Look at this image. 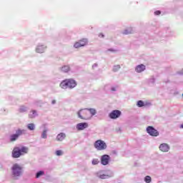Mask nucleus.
<instances>
[{"instance_id":"9d476101","label":"nucleus","mask_w":183,"mask_h":183,"mask_svg":"<svg viewBox=\"0 0 183 183\" xmlns=\"http://www.w3.org/2000/svg\"><path fill=\"white\" fill-rule=\"evenodd\" d=\"M88 127L89 125L86 122L79 123L76 125V129H78V131H84V129L88 128Z\"/></svg>"},{"instance_id":"473e14b6","label":"nucleus","mask_w":183,"mask_h":183,"mask_svg":"<svg viewBox=\"0 0 183 183\" xmlns=\"http://www.w3.org/2000/svg\"><path fill=\"white\" fill-rule=\"evenodd\" d=\"M99 36H100V38H104V34H100L99 35Z\"/></svg>"},{"instance_id":"f704fd0d","label":"nucleus","mask_w":183,"mask_h":183,"mask_svg":"<svg viewBox=\"0 0 183 183\" xmlns=\"http://www.w3.org/2000/svg\"><path fill=\"white\" fill-rule=\"evenodd\" d=\"M93 66H97V64H94Z\"/></svg>"},{"instance_id":"6e6552de","label":"nucleus","mask_w":183,"mask_h":183,"mask_svg":"<svg viewBox=\"0 0 183 183\" xmlns=\"http://www.w3.org/2000/svg\"><path fill=\"white\" fill-rule=\"evenodd\" d=\"M119 117H121V111L119 110H113L109 114V118L112 119H117V118H119Z\"/></svg>"},{"instance_id":"393cba45","label":"nucleus","mask_w":183,"mask_h":183,"mask_svg":"<svg viewBox=\"0 0 183 183\" xmlns=\"http://www.w3.org/2000/svg\"><path fill=\"white\" fill-rule=\"evenodd\" d=\"M74 48H81L82 46L79 41H76L74 45Z\"/></svg>"},{"instance_id":"39448f33","label":"nucleus","mask_w":183,"mask_h":183,"mask_svg":"<svg viewBox=\"0 0 183 183\" xmlns=\"http://www.w3.org/2000/svg\"><path fill=\"white\" fill-rule=\"evenodd\" d=\"M94 148H96L97 151H104V149H107V143L101 139H99L95 142Z\"/></svg>"},{"instance_id":"f3484780","label":"nucleus","mask_w":183,"mask_h":183,"mask_svg":"<svg viewBox=\"0 0 183 183\" xmlns=\"http://www.w3.org/2000/svg\"><path fill=\"white\" fill-rule=\"evenodd\" d=\"M28 129H29L30 131H34V129H35V124L31 123L29 124L27 126Z\"/></svg>"},{"instance_id":"0eeeda50","label":"nucleus","mask_w":183,"mask_h":183,"mask_svg":"<svg viewBox=\"0 0 183 183\" xmlns=\"http://www.w3.org/2000/svg\"><path fill=\"white\" fill-rule=\"evenodd\" d=\"M147 132L149 135H151V137H158V135H159L158 130L155 129L154 127L151 126H149L147 128Z\"/></svg>"},{"instance_id":"423d86ee","label":"nucleus","mask_w":183,"mask_h":183,"mask_svg":"<svg viewBox=\"0 0 183 183\" xmlns=\"http://www.w3.org/2000/svg\"><path fill=\"white\" fill-rule=\"evenodd\" d=\"M23 134H25V130H21V129H19L16 131V134H13L10 136V142H15L21 135Z\"/></svg>"},{"instance_id":"2eb2a0df","label":"nucleus","mask_w":183,"mask_h":183,"mask_svg":"<svg viewBox=\"0 0 183 183\" xmlns=\"http://www.w3.org/2000/svg\"><path fill=\"white\" fill-rule=\"evenodd\" d=\"M44 46H39L36 49V51L38 52V54H42L44 53Z\"/></svg>"},{"instance_id":"c756f323","label":"nucleus","mask_w":183,"mask_h":183,"mask_svg":"<svg viewBox=\"0 0 183 183\" xmlns=\"http://www.w3.org/2000/svg\"><path fill=\"white\" fill-rule=\"evenodd\" d=\"M121 69V66L117 65L114 66V71H118V69Z\"/></svg>"},{"instance_id":"5701e85b","label":"nucleus","mask_w":183,"mask_h":183,"mask_svg":"<svg viewBox=\"0 0 183 183\" xmlns=\"http://www.w3.org/2000/svg\"><path fill=\"white\" fill-rule=\"evenodd\" d=\"M144 181L146 183H151L152 179L149 176H146L144 178Z\"/></svg>"},{"instance_id":"412c9836","label":"nucleus","mask_w":183,"mask_h":183,"mask_svg":"<svg viewBox=\"0 0 183 183\" xmlns=\"http://www.w3.org/2000/svg\"><path fill=\"white\" fill-rule=\"evenodd\" d=\"M47 130H44L41 134V138L44 139H46L48 138V135L46 134Z\"/></svg>"},{"instance_id":"4be33fe9","label":"nucleus","mask_w":183,"mask_h":183,"mask_svg":"<svg viewBox=\"0 0 183 183\" xmlns=\"http://www.w3.org/2000/svg\"><path fill=\"white\" fill-rule=\"evenodd\" d=\"M144 105L145 104H144V102H142V100L137 102V107H139V108H142V107H144Z\"/></svg>"},{"instance_id":"72a5a7b5","label":"nucleus","mask_w":183,"mask_h":183,"mask_svg":"<svg viewBox=\"0 0 183 183\" xmlns=\"http://www.w3.org/2000/svg\"><path fill=\"white\" fill-rule=\"evenodd\" d=\"M181 128H183V124L181 125Z\"/></svg>"},{"instance_id":"4468645a","label":"nucleus","mask_w":183,"mask_h":183,"mask_svg":"<svg viewBox=\"0 0 183 183\" xmlns=\"http://www.w3.org/2000/svg\"><path fill=\"white\" fill-rule=\"evenodd\" d=\"M79 42L82 46H85V45H88V39H81V40L79 41Z\"/></svg>"},{"instance_id":"cd10ccee","label":"nucleus","mask_w":183,"mask_h":183,"mask_svg":"<svg viewBox=\"0 0 183 183\" xmlns=\"http://www.w3.org/2000/svg\"><path fill=\"white\" fill-rule=\"evenodd\" d=\"M63 152H61V150H57L56 151V155H57V157H61V155H62Z\"/></svg>"},{"instance_id":"a211bd4d","label":"nucleus","mask_w":183,"mask_h":183,"mask_svg":"<svg viewBox=\"0 0 183 183\" xmlns=\"http://www.w3.org/2000/svg\"><path fill=\"white\" fill-rule=\"evenodd\" d=\"M123 34L124 35H128L129 34H132V29H128L124 31Z\"/></svg>"},{"instance_id":"7c9ffc66","label":"nucleus","mask_w":183,"mask_h":183,"mask_svg":"<svg viewBox=\"0 0 183 183\" xmlns=\"http://www.w3.org/2000/svg\"><path fill=\"white\" fill-rule=\"evenodd\" d=\"M154 15H161V11H154Z\"/></svg>"},{"instance_id":"aec40b11","label":"nucleus","mask_w":183,"mask_h":183,"mask_svg":"<svg viewBox=\"0 0 183 183\" xmlns=\"http://www.w3.org/2000/svg\"><path fill=\"white\" fill-rule=\"evenodd\" d=\"M62 72H68L69 71V66H64L61 68Z\"/></svg>"},{"instance_id":"20e7f679","label":"nucleus","mask_w":183,"mask_h":183,"mask_svg":"<svg viewBox=\"0 0 183 183\" xmlns=\"http://www.w3.org/2000/svg\"><path fill=\"white\" fill-rule=\"evenodd\" d=\"M22 169L23 167L21 165L14 164L11 168L12 175L14 177H21L22 175Z\"/></svg>"},{"instance_id":"7ed1b4c3","label":"nucleus","mask_w":183,"mask_h":183,"mask_svg":"<svg viewBox=\"0 0 183 183\" xmlns=\"http://www.w3.org/2000/svg\"><path fill=\"white\" fill-rule=\"evenodd\" d=\"M77 115L81 119H91L92 116L88 109H83L78 112Z\"/></svg>"},{"instance_id":"c85d7f7f","label":"nucleus","mask_w":183,"mask_h":183,"mask_svg":"<svg viewBox=\"0 0 183 183\" xmlns=\"http://www.w3.org/2000/svg\"><path fill=\"white\" fill-rule=\"evenodd\" d=\"M19 111L20 112H25V111H26V107H21L20 109H19Z\"/></svg>"},{"instance_id":"9b49d317","label":"nucleus","mask_w":183,"mask_h":183,"mask_svg":"<svg viewBox=\"0 0 183 183\" xmlns=\"http://www.w3.org/2000/svg\"><path fill=\"white\" fill-rule=\"evenodd\" d=\"M159 149L162 152H168V151H169V146H168L167 144H162L159 146Z\"/></svg>"},{"instance_id":"f257e3e1","label":"nucleus","mask_w":183,"mask_h":183,"mask_svg":"<svg viewBox=\"0 0 183 183\" xmlns=\"http://www.w3.org/2000/svg\"><path fill=\"white\" fill-rule=\"evenodd\" d=\"M24 154H28V147H22L21 148L15 147L12 151L13 158H19L21 155Z\"/></svg>"},{"instance_id":"6ab92c4d","label":"nucleus","mask_w":183,"mask_h":183,"mask_svg":"<svg viewBox=\"0 0 183 183\" xmlns=\"http://www.w3.org/2000/svg\"><path fill=\"white\" fill-rule=\"evenodd\" d=\"M45 172L42 171H39L36 174V178H39V177H42V175H44Z\"/></svg>"},{"instance_id":"f8f14e48","label":"nucleus","mask_w":183,"mask_h":183,"mask_svg":"<svg viewBox=\"0 0 183 183\" xmlns=\"http://www.w3.org/2000/svg\"><path fill=\"white\" fill-rule=\"evenodd\" d=\"M136 72H143V71H145V65L144 64H139L136 67Z\"/></svg>"},{"instance_id":"ddd939ff","label":"nucleus","mask_w":183,"mask_h":183,"mask_svg":"<svg viewBox=\"0 0 183 183\" xmlns=\"http://www.w3.org/2000/svg\"><path fill=\"white\" fill-rule=\"evenodd\" d=\"M66 135L64 133H60L56 137V141H64V138H66Z\"/></svg>"},{"instance_id":"1a4fd4ad","label":"nucleus","mask_w":183,"mask_h":183,"mask_svg":"<svg viewBox=\"0 0 183 183\" xmlns=\"http://www.w3.org/2000/svg\"><path fill=\"white\" fill-rule=\"evenodd\" d=\"M109 159H110L109 155L104 154L102 156L101 162L102 165H108V164H109Z\"/></svg>"},{"instance_id":"2f4dec72","label":"nucleus","mask_w":183,"mask_h":183,"mask_svg":"<svg viewBox=\"0 0 183 183\" xmlns=\"http://www.w3.org/2000/svg\"><path fill=\"white\" fill-rule=\"evenodd\" d=\"M51 104L54 105V104H56V100H52L51 101Z\"/></svg>"},{"instance_id":"bb28decb","label":"nucleus","mask_w":183,"mask_h":183,"mask_svg":"<svg viewBox=\"0 0 183 183\" xmlns=\"http://www.w3.org/2000/svg\"><path fill=\"white\" fill-rule=\"evenodd\" d=\"M108 177H109V176H108V175H107V174H101V175L99 176V178H100L101 179H107V178H108Z\"/></svg>"},{"instance_id":"b1692460","label":"nucleus","mask_w":183,"mask_h":183,"mask_svg":"<svg viewBox=\"0 0 183 183\" xmlns=\"http://www.w3.org/2000/svg\"><path fill=\"white\" fill-rule=\"evenodd\" d=\"M93 165H98L99 164V160L98 159H94L92 162Z\"/></svg>"},{"instance_id":"a878e982","label":"nucleus","mask_w":183,"mask_h":183,"mask_svg":"<svg viewBox=\"0 0 183 183\" xmlns=\"http://www.w3.org/2000/svg\"><path fill=\"white\" fill-rule=\"evenodd\" d=\"M32 114H29V118H35V115H36V111L32 110Z\"/></svg>"},{"instance_id":"dca6fc26","label":"nucleus","mask_w":183,"mask_h":183,"mask_svg":"<svg viewBox=\"0 0 183 183\" xmlns=\"http://www.w3.org/2000/svg\"><path fill=\"white\" fill-rule=\"evenodd\" d=\"M91 117H94V115H95V114H97V110H95L94 109H88Z\"/></svg>"},{"instance_id":"f03ea898","label":"nucleus","mask_w":183,"mask_h":183,"mask_svg":"<svg viewBox=\"0 0 183 183\" xmlns=\"http://www.w3.org/2000/svg\"><path fill=\"white\" fill-rule=\"evenodd\" d=\"M60 86L63 89H66V88L72 89V88H75V86H76V81L72 79H66L61 82Z\"/></svg>"}]
</instances>
